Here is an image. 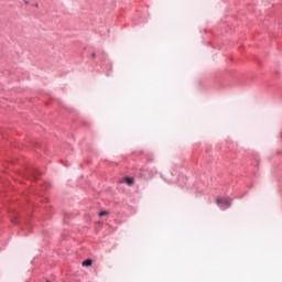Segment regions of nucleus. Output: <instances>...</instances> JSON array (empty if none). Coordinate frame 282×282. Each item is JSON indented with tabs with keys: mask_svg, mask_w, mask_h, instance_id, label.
Segmentation results:
<instances>
[{
	"mask_svg": "<svg viewBox=\"0 0 282 282\" xmlns=\"http://www.w3.org/2000/svg\"><path fill=\"white\" fill-rule=\"evenodd\" d=\"M34 6H35V8H39V3H35Z\"/></svg>",
	"mask_w": 282,
	"mask_h": 282,
	"instance_id": "6",
	"label": "nucleus"
},
{
	"mask_svg": "<svg viewBox=\"0 0 282 282\" xmlns=\"http://www.w3.org/2000/svg\"><path fill=\"white\" fill-rule=\"evenodd\" d=\"M25 6H30V1L24 0Z\"/></svg>",
	"mask_w": 282,
	"mask_h": 282,
	"instance_id": "5",
	"label": "nucleus"
},
{
	"mask_svg": "<svg viewBox=\"0 0 282 282\" xmlns=\"http://www.w3.org/2000/svg\"><path fill=\"white\" fill-rule=\"evenodd\" d=\"M91 263H93L91 259H87V260H85V261L82 263V265H83L84 268H89V267L91 265Z\"/></svg>",
	"mask_w": 282,
	"mask_h": 282,
	"instance_id": "3",
	"label": "nucleus"
},
{
	"mask_svg": "<svg viewBox=\"0 0 282 282\" xmlns=\"http://www.w3.org/2000/svg\"><path fill=\"white\" fill-rule=\"evenodd\" d=\"M46 282H50V280H47Z\"/></svg>",
	"mask_w": 282,
	"mask_h": 282,
	"instance_id": "7",
	"label": "nucleus"
},
{
	"mask_svg": "<svg viewBox=\"0 0 282 282\" xmlns=\"http://www.w3.org/2000/svg\"><path fill=\"white\" fill-rule=\"evenodd\" d=\"M216 204L225 209L230 208V206H232V198L220 197L216 199Z\"/></svg>",
	"mask_w": 282,
	"mask_h": 282,
	"instance_id": "1",
	"label": "nucleus"
},
{
	"mask_svg": "<svg viewBox=\"0 0 282 282\" xmlns=\"http://www.w3.org/2000/svg\"><path fill=\"white\" fill-rule=\"evenodd\" d=\"M105 215H109V213H108V212H101V213H99V217H105Z\"/></svg>",
	"mask_w": 282,
	"mask_h": 282,
	"instance_id": "4",
	"label": "nucleus"
},
{
	"mask_svg": "<svg viewBox=\"0 0 282 282\" xmlns=\"http://www.w3.org/2000/svg\"><path fill=\"white\" fill-rule=\"evenodd\" d=\"M126 184H128V186H133V178L131 177H124L123 181Z\"/></svg>",
	"mask_w": 282,
	"mask_h": 282,
	"instance_id": "2",
	"label": "nucleus"
}]
</instances>
